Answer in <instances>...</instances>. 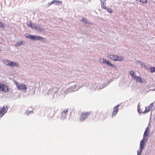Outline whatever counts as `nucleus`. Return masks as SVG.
<instances>
[{
    "label": "nucleus",
    "mask_w": 155,
    "mask_h": 155,
    "mask_svg": "<svg viewBox=\"0 0 155 155\" xmlns=\"http://www.w3.org/2000/svg\"><path fill=\"white\" fill-rule=\"evenodd\" d=\"M107 57L112 60H114L115 61H123L124 58L123 57L120 56H118L114 54H108Z\"/></svg>",
    "instance_id": "obj_1"
},
{
    "label": "nucleus",
    "mask_w": 155,
    "mask_h": 155,
    "mask_svg": "<svg viewBox=\"0 0 155 155\" xmlns=\"http://www.w3.org/2000/svg\"><path fill=\"white\" fill-rule=\"evenodd\" d=\"M15 82L18 89L24 91H26L27 87L25 85L22 84H18L16 81H15Z\"/></svg>",
    "instance_id": "obj_2"
},
{
    "label": "nucleus",
    "mask_w": 155,
    "mask_h": 155,
    "mask_svg": "<svg viewBox=\"0 0 155 155\" xmlns=\"http://www.w3.org/2000/svg\"><path fill=\"white\" fill-rule=\"evenodd\" d=\"M90 114V112L82 113L80 116V120L81 121L84 120L86 118L88 117Z\"/></svg>",
    "instance_id": "obj_3"
},
{
    "label": "nucleus",
    "mask_w": 155,
    "mask_h": 155,
    "mask_svg": "<svg viewBox=\"0 0 155 155\" xmlns=\"http://www.w3.org/2000/svg\"><path fill=\"white\" fill-rule=\"evenodd\" d=\"M8 108L4 106L2 107H0V117H2L6 113Z\"/></svg>",
    "instance_id": "obj_4"
},
{
    "label": "nucleus",
    "mask_w": 155,
    "mask_h": 155,
    "mask_svg": "<svg viewBox=\"0 0 155 155\" xmlns=\"http://www.w3.org/2000/svg\"><path fill=\"white\" fill-rule=\"evenodd\" d=\"M8 91V87L5 85L0 83V91L6 92Z\"/></svg>",
    "instance_id": "obj_5"
},
{
    "label": "nucleus",
    "mask_w": 155,
    "mask_h": 155,
    "mask_svg": "<svg viewBox=\"0 0 155 155\" xmlns=\"http://www.w3.org/2000/svg\"><path fill=\"white\" fill-rule=\"evenodd\" d=\"M100 62L102 64H106L107 65L110 66L112 67H114V65L112 64L109 61L106 60L104 59H100Z\"/></svg>",
    "instance_id": "obj_6"
},
{
    "label": "nucleus",
    "mask_w": 155,
    "mask_h": 155,
    "mask_svg": "<svg viewBox=\"0 0 155 155\" xmlns=\"http://www.w3.org/2000/svg\"><path fill=\"white\" fill-rule=\"evenodd\" d=\"M26 37L27 38L34 40H37L39 39V36L32 35H28L26 36Z\"/></svg>",
    "instance_id": "obj_7"
},
{
    "label": "nucleus",
    "mask_w": 155,
    "mask_h": 155,
    "mask_svg": "<svg viewBox=\"0 0 155 155\" xmlns=\"http://www.w3.org/2000/svg\"><path fill=\"white\" fill-rule=\"evenodd\" d=\"M27 25L28 27H31L32 28L36 29L38 28L35 24L31 23L30 22H29L27 23Z\"/></svg>",
    "instance_id": "obj_8"
},
{
    "label": "nucleus",
    "mask_w": 155,
    "mask_h": 155,
    "mask_svg": "<svg viewBox=\"0 0 155 155\" xmlns=\"http://www.w3.org/2000/svg\"><path fill=\"white\" fill-rule=\"evenodd\" d=\"M146 140H145V139H143L142 140H141L140 142V149L141 150H142L144 149L145 145V141Z\"/></svg>",
    "instance_id": "obj_9"
},
{
    "label": "nucleus",
    "mask_w": 155,
    "mask_h": 155,
    "mask_svg": "<svg viewBox=\"0 0 155 155\" xmlns=\"http://www.w3.org/2000/svg\"><path fill=\"white\" fill-rule=\"evenodd\" d=\"M118 110V105H117L114 108L112 114V117L114 115H115L117 114Z\"/></svg>",
    "instance_id": "obj_10"
},
{
    "label": "nucleus",
    "mask_w": 155,
    "mask_h": 155,
    "mask_svg": "<svg viewBox=\"0 0 155 155\" xmlns=\"http://www.w3.org/2000/svg\"><path fill=\"white\" fill-rule=\"evenodd\" d=\"M102 7L104 9H107V8L106 6V0H100Z\"/></svg>",
    "instance_id": "obj_11"
},
{
    "label": "nucleus",
    "mask_w": 155,
    "mask_h": 155,
    "mask_svg": "<svg viewBox=\"0 0 155 155\" xmlns=\"http://www.w3.org/2000/svg\"><path fill=\"white\" fill-rule=\"evenodd\" d=\"M149 131V129L148 128V127H147L145 130L143 134V139H145L147 136L148 134V132Z\"/></svg>",
    "instance_id": "obj_12"
},
{
    "label": "nucleus",
    "mask_w": 155,
    "mask_h": 155,
    "mask_svg": "<svg viewBox=\"0 0 155 155\" xmlns=\"http://www.w3.org/2000/svg\"><path fill=\"white\" fill-rule=\"evenodd\" d=\"M18 63L15 62H12L11 61L10 66L12 67H14L15 66L18 67Z\"/></svg>",
    "instance_id": "obj_13"
},
{
    "label": "nucleus",
    "mask_w": 155,
    "mask_h": 155,
    "mask_svg": "<svg viewBox=\"0 0 155 155\" xmlns=\"http://www.w3.org/2000/svg\"><path fill=\"white\" fill-rule=\"evenodd\" d=\"M133 79L134 80H136L137 82H142L141 79L140 77L135 76Z\"/></svg>",
    "instance_id": "obj_14"
},
{
    "label": "nucleus",
    "mask_w": 155,
    "mask_h": 155,
    "mask_svg": "<svg viewBox=\"0 0 155 155\" xmlns=\"http://www.w3.org/2000/svg\"><path fill=\"white\" fill-rule=\"evenodd\" d=\"M4 62L5 65L10 66L11 61L8 60H5L4 61Z\"/></svg>",
    "instance_id": "obj_15"
},
{
    "label": "nucleus",
    "mask_w": 155,
    "mask_h": 155,
    "mask_svg": "<svg viewBox=\"0 0 155 155\" xmlns=\"http://www.w3.org/2000/svg\"><path fill=\"white\" fill-rule=\"evenodd\" d=\"M150 110L151 109L148 106L146 107L145 110L143 112V113L144 114L146 113L149 112Z\"/></svg>",
    "instance_id": "obj_16"
},
{
    "label": "nucleus",
    "mask_w": 155,
    "mask_h": 155,
    "mask_svg": "<svg viewBox=\"0 0 155 155\" xmlns=\"http://www.w3.org/2000/svg\"><path fill=\"white\" fill-rule=\"evenodd\" d=\"M130 74L133 78L136 76L134 75V72L133 71H131L130 72Z\"/></svg>",
    "instance_id": "obj_17"
},
{
    "label": "nucleus",
    "mask_w": 155,
    "mask_h": 155,
    "mask_svg": "<svg viewBox=\"0 0 155 155\" xmlns=\"http://www.w3.org/2000/svg\"><path fill=\"white\" fill-rule=\"evenodd\" d=\"M150 70L151 72H153L155 71V68L151 67L150 68Z\"/></svg>",
    "instance_id": "obj_18"
},
{
    "label": "nucleus",
    "mask_w": 155,
    "mask_h": 155,
    "mask_svg": "<svg viewBox=\"0 0 155 155\" xmlns=\"http://www.w3.org/2000/svg\"><path fill=\"white\" fill-rule=\"evenodd\" d=\"M68 112V110L67 109L64 110L63 112L61 113V114L63 115V114H64V115H66Z\"/></svg>",
    "instance_id": "obj_19"
},
{
    "label": "nucleus",
    "mask_w": 155,
    "mask_h": 155,
    "mask_svg": "<svg viewBox=\"0 0 155 155\" xmlns=\"http://www.w3.org/2000/svg\"><path fill=\"white\" fill-rule=\"evenodd\" d=\"M22 41H20L17 43L15 44V45L16 46H20L22 44Z\"/></svg>",
    "instance_id": "obj_20"
},
{
    "label": "nucleus",
    "mask_w": 155,
    "mask_h": 155,
    "mask_svg": "<svg viewBox=\"0 0 155 155\" xmlns=\"http://www.w3.org/2000/svg\"><path fill=\"white\" fill-rule=\"evenodd\" d=\"M153 105L154 103L153 102L150 104L148 106L151 110L153 108Z\"/></svg>",
    "instance_id": "obj_21"
},
{
    "label": "nucleus",
    "mask_w": 155,
    "mask_h": 155,
    "mask_svg": "<svg viewBox=\"0 0 155 155\" xmlns=\"http://www.w3.org/2000/svg\"><path fill=\"white\" fill-rule=\"evenodd\" d=\"M108 12L110 13H112V10L110 8H107L106 9Z\"/></svg>",
    "instance_id": "obj_22"
},
{
    "label": "nucleus",
    "mask_w": 155,
    "mask_h": 155,
    "mask_svg": "<svg viewBox=\"0 0 155 155\" xmlns=\"http://www.w3.org/2000/svg\"><path fill=\"white\" fill-rule=\"evenodd\" d=\"M53 3H55V2H58V3H62V1H56V0H53Z\"/></svg>",
    "instance_id": "obj_23"
},
{
    "label": "nucleus",
    "mask_w": 155,
    "mask_h": 155,
    "mask_svg": "<svg viewBox=\"0 0 155 155\" xmlns=\"http://www.w3.org/2000/svg\"><path fill=\"white\" fill-rule=\"evenodd\" d=\"M147 1V0H140V1L142 3H146Z\"/></svg>",
    "instance_id": "obj_24"
},
{
    "label": "nucleus",
    "mask_w": 155,
    "mask_h": 155,
    "mask_svg": "<svg viewBox=\"0 0 155 155\" xmlns=\"http://www.w3.org/2000/svg\"><path fill=\"white\" fill-rule=\"evenodd\" d=\"M81 21H82V22H84L85 23H86L87 22V21H86V19L84 18H83L82 19V20H81Z\"/></svg>",
    "instance_id": "obj_25"
},
{
    "label": "nucleus",
    "mask_w": 155,
    "mask_h": 155,
    "mask_svg": "<svg viewBox=\"0 0 155 155\" xmlns=\"http://www.w3.org/2000/svg\"><path fill=\"white\" fill-rule=\"evenodd\" d=\"M142 151V150H140L139 151H137V155H140Z\"/></svg>",
    "instance_id": "obj_26"
},
{
    "label": "nucleus",
    "mask_w": 155,
    "mask_h": 155,
    "mask_svg": "<svg viewBox=\"0 0 155 155\" xmlns=\"http://www.w3.org/2000/svg\"><path fill=\"white\" fill-rule=\"evenodd\" d=\"M0 27H4V26L2 23L0 22Z\"/></svg>",
    "instance_id": "obj_27"
},
{
    "label": "nucleus",
    "mask_w": 155,
    "mask_h": 155,
    "mask_svg": "<svg viewBox=\"0 0 155 155\" xmlns=\"http://www.w3.org/2000/svg\"><path fill=\"white\" fill-rule=\"evenodd\" d=\"M53 1L51 2L50 3L48 4L49 5H51V4H53Z\"/></svg>",
    "instance_id": "obj_28"
},
{
    "label": "nucleus",
    "mask_w": 155,
    "mask_h": 155,
    "mask_svg": "<svg viewBox=\"0 0 155 155\" xmlns=\"http://www.w3.org/2000/svg\"><path fill=\"white\" fill-rule=\"evenodd\" d=\"M39 41L40 40H42V38L39 37Z\"/></svg>",
    "instance_id": "obj_29"
},
{
    "label": "nucleus",
    "mask_w": 155,
    "mask_h": 155,
    "mask_svg": "<svg viewBox=\"0 0 155 155\" xmlns=\"http://www.w3.org/2000/svg\"><path fill=\"white\" fill-rule=\"evenodd\" d=\"M139 110H140V109H138V112H139Z\"/></svg>",
    "instance_id": "obj_30"
}]
</instances>
